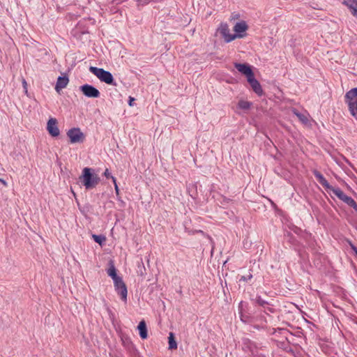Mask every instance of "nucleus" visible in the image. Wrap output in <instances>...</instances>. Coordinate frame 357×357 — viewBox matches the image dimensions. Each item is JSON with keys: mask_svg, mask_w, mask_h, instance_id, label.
Instances as JSON below:
<instances>
[{"mask_svg": "<svg viewBox=\"0 0 357 357\" xmlns=\"http://www.w3.org/2000/svg\"><path fill=\"white\" fill-rule=\"evenodd\" d=\"M313 174L315 178L317 179L319 183L326 189L329 190L333 192V193L337 196L341 201L345 202V200L349 197L339 188H334L329 184L327 180L324 178V176L317 170L313 171Z\"/></svg>", "mask_w": 357, "mask_h": 357, "instance_id": "obj_1", "label": "nucleus"}, {"mask_svg": "<svg viewBox=\"0 0 357 357\" xmlns=\"http://www.w3.org/2000/svg\"><path fill=\"white\" fill-rule=\"evenodd\" d=\"M92 169L85 167L82 170V174L79 177L80 181L86 190L95 188L100 181V178L97 174H93Z\"/></svg>", "mask_w": 357, "mask_h": 357, "instance_id": "obj_2", "label": "nucleus"}, {"mask_svg": "<svg viewBox=\"0 0 357 357\" xmlns=\"http://www.w3.org/2000/svg\"><path fill=\"white\" fill-rule=\"evenodd\" d=\"M344 101L350 114L357 120V87L353 88L346 93Z\"/></svg>", "mask_w": 357, "mask_h": 357, "instance_id": "obj_3", "label": "nucleus"}, {"mask_svg": "<svg viewBox=\"0 0 357 357\" xmlns=\"http://www.w3.org/2000/svg\"><path fill=\"white\" fill-rule=\"evenodd\" d=\"M89 71L96 75L101 82H105L107 84L116 86V84L114 82L113 75L109 71L100 68L98 67L91 66Z\"/></svg>", "mask_w": 357, "mask_h": 357, "instance_id": "obj_4", "label": "nucleus"}, {"mask_svg": "<svg viewBox=\"0 0 357 357\" xmlns=\"http://www.w3.org/2000/svg\"><path fill=\"white\" fill-rule=\"evenodd\" d=\"M218 31L220 32V33L222 35V36L224 38L225 42L229 43L232 40H234L236 38H243V35L239 34V35H234L231 34L229 33L230 30L229 29V26L226 23H221L220 24V26L218 27Z\"/></svg>", "mask_w": 357, "mask_h": 357, "instance_id": "obj_5", "label": "nucleus"}, {"mask_svg": "<svg viewBox=\"0 0 357 357\" xmlns=\"http://www.w3.org/2000/svg\"><path fill=\"white\" fill-rule=\"evenodd\" d=\"M67 136L71 144L82 143L84 140V135L78 128H73L67 132Z\"/></svg>", "mask_w": 357, "mask_h": 357, "instance_id": "obj_6", "label": "nucleus"}, {"mask_svg": "<svg viewBox=\"0 0 357 357\" xmlns=\"http://www.w3.org/2000/svg\"><path fill=\"white\" fill-rule=\"evenodd\" d=\"M114 289L116 292L121 296V300L123 302L127 301L128 290L127 287L122 278H120L114 281Z\"/></svg>", "mask_w": 357, "mask_h": 357, "instance_id": "obj_7", "label": "nucleus"}, {"mask_svg": "<svg viewBox=\"0 0 357 357\" xmlns=\"http://www.w3.org/2000/svg\"><path fill=\"white\" fill-rule=\"evenodd\" d=\"M80 91L88 98H99L100 91L93 86L86 84L80 86Z\"/></svg>", "mask_w": 357, "mask_h": 357, "instance_id": "obj_8", "label": "nucleus"}, {"mask_svg": "<svg viewBox=\"0 0 357 357\" xmlns=\"http://www.w3.org/2000/svg\"><path fill=\"white\" fill-rule=\"evenodd\" d=\"M47 130L52 137H57L59 135L60 132L56 119L51 118L49 119L47 124Z\"/></svg>", "mask_w": 357, "mask_h": 357, "instance_id": "obj_9", "label": "nucleus"}, {"mask_svg": "<svg viewBox=\"0 0 357 357\" xmlns=\"http://www.w3.org/2000/svg\"><path fill=\"white\" fill-rule=\"evenodd\" d=\"M234 66L238 71L247 77V79L254 75L250 66L246 63H235Z\"/></svg>", "mask_w": 357, "mask_h": 357, "instance_id": "obj_10", "label": "nucleus"}, {"mask_svg": "<svg viewBox=\"0 0 357 357\" xmlns=\"http://www.w3.org/2000/svg\"><path fill=\"white\" fill-rule=\"evenodd\" d=\"M248 83L251 86L252 90L259 96L263 93V90L259 82L255 78L254 75L248 79Z\"/></svg>", "mask_w": 357, "mask_h": 357, "instance_id": "obj_11", "label": "nucleus"}, {"mask_svg": "<svg viewBox=\"0 0 357 357\" xmlns=\"http://www.w3.org/2000/svg\"><path fill=\"white\" fill-rule=\"evenodd\" d=\"M343 4L347 6L352 15L357 18V0H344Z\"/></svg>", "mask_w": 357, "mask_h": 357, "instance_id": "obj_12", "label": "nucleus"}, {"mask_svg": "<svg viewBox=\"0 0 357 357\" xmlns=\"http://www.w3.org/2000/svg\"><path fill=\"white\" fill-rule=\"evenodd\" d=\"M69 82L68 77L66 76L59 77L56 83L55 90L59 92L60 90L66 87Z\"/></svg>", "mask_w": 357, "mask_h": 357, "instance_id": "obj_13", "label": "nucleus"}, {"mask_svg": "<svg viewBox=\"0 0 357 357\" xmlns=\"http://www.w3.org/2000/svg\"><path fill=\"white\" fill-rule=\"evenodd\" d=\"M248 29V25L245 22L241 21L237 22L234 26V31L236 32L235 35L241 34Z\"/></svg>", "mask_w": 357, "mask_h": 357, "instance_id": "obj_14", "label": "nucleus"}, {"mask_svg": "<svg viewBox=\"0 0 357 357\" xmlns=\"http://www.w3.org/2000/svg\"><path fill=\"white\" fill-rule=\"evenodd\" d=\"M137 328L139 332V335L142 339H146L147 338L148 334H147V328L146 325L144 321H142L139 322Z\"/></svg>", "mask_w": 357, "mask_h": 357, "instance_id": "obj_15", "label": "nucleus"}, {"mask_svg": "<svg viewBox=\"0 0 357 357\" xmlns=\"http://www.w3.org/2000/svg\"><path fill=\"white\" fill-rule=\"evenodd\" d=\"M238 314H251L250 306L247 302L241 301L238 306Z\"/></svg>", "mask_w": 357, "mask_h": 357, "instance_id": "obj_16", "label": "nucleus"}, {"mask_svg": "<svg viewBox=\"0 0 357 357\" xmlns=\"http://www.w3.org/2000/svg\"><path fill=\"white\" fill-rule=\"evenodd\" d=\"M107 273L108 275L110 276L112 278L113 281H114L115 280H117V279L121 278V277L117 275V274H116V268H115V266H114V265L112 261H110L109 267L107 269Z\"/></svg>", "mask_w": 357, "mask_h": 357, "instance_id": "obj_17", "label": "nucleus"}, {"mask_svg": "<svg viewBox=\"0 0 357 357\" xmlns=\"http://www.w3.org/2000/svg\"><path fill=\"white\" fill-rule=\"evenodd\" d=\"M293 113L298 118V119L304 124L308 123V118L305 114L301 113L296 109L293 110Z\"/></svg>", "mask_w": 357, "mask_h": 357, "instance_id": "obj_18", "label": "nucleus"}, {"mask_svg": "<svg viewBox=\"0 0 357 357\" xmlns=\"http://www.w3.org/2000/svg\"><path fill=\"white\" fill-rule=\"evenodd\" d=\"M251 105L252 102L243 100H239L238 103V107L243 110L249 109L251 107Z\"/></svg>", "mask_w": 357, "mask_h": 357, "instance_id": "obj_19", "label": "nucleus"}, {"mask_svg": "<svg viewBox=\"0 0 357 357\" xmlns=\"http://www.w3.org/2000/svg\"><path fill=\"white\" fill-rule=\"evenodd\" d=\"M240 319L242 322L245 324H250L252 321V314H238Z\"/></svg>", "mask_w": 357, "mask_h": 357, "instance_id": "obj_20", "label": "nucleus"}, {"mask_svg": "<svg viewBox=\"0 0 357 357\" xmlns=\"http://www.w3.org/2000/svg\"><path fill=\"white\" fill-rule=\"evenodd\" d=\"M169 349H174L177 348V343L174 340V334L170 333L169 335Z\"/></svg>", "mask_w": 357, "mask_h": 357, "instance_id": "obj_21", "label": "nucleus"}, {"mask_svg": "<svg viewBox=\"0 0 357 357\" xmlns=\"http://www.w3.org/2000/svg\"><path fill=\"white\" fill-rule=\"evenodd\" d=\"M92 237L94 241L98 243L99 245H102L106 241L105 236L102 235L93 234Z\"/></svg>", "mask_w": 357, "mask_h": 357, "instance_id": "obj_22", "label": "nucleus"}, {"mask_svg": "<svg viewBox=\"0 0 357 357\" xmlns=\"http://www.w3.org/2000/svg\"><path fill=\"white\" fill-rule=\"evenodd\" d=\"M255 301L259 305L263 307H265L266 305H268V302L264 300L261 296H257Z\"/></svg>", "mask_w": 357, "mask_h": 357, "instance_id": "obj_23", "label": "nucleus"}, {"mask_svg": "<svg viewBox=\"0 0 357 357\" xmlns=\"http://www.w3.org/2000/svg\"><path fill=\"white\" fill-rule=\"evenodd\" d=\"M264 312L267 314H269L270 313H275V309L272 307H269V306L266 305L264 307Z\"/></svg>", "mask_w": 357, "mask_h": 357, "instance_id": "obj_24", "label": "nucleus"}, {"mask_svg": "<svg viewBox=\"0 0 357 357\" xmlns=\"http://www.w3.org/2000/svg\"><path fill=\"white\" fill-rule=\"evenodd\" d=\"M252 275L250 273L248 275L241 276L240 281L248 282L249 280H250L252 279Z\"/></svg>", "mask_w": 357, "mask_h": 357, "instance_id": "obj_25", "label": "nucleus"}, {"mask_svg": "<svg viewBox=\"0 0 357 357\" xmlns=\"http://www.w3.org/2000/svg\"><path fill=\"white\" fill-rule=\"evenodd\" d=\"M138 5L145 6L153 0H135Z\"/></svg>", "mask_w": 357, "mask_h": 357, "instance_id": "obj_26", "label": "nucleus"}, {"mask_svg": "<svg viewBox=\"0 0 357 357\" xmlns=\"http://www.w3.org/2000/svg\"><path fill=\"white\" fill-rule=\"evenodd\" d=\"M345 204H347V205H349V206H351L352 204H354V202H355V200L351 197H348L347 199L345 200V202H344Z\"/></svg>", "mask_w": 357, "mask_h": 357, "instance_id": "obj_27", "label": "nucleus"}, {"mask_svg": "<svg viewBox=\"0 0 357 357\" xmlns=\"http://www.w3.org/2000/svg\"><path fill=\"white\" fill-rule=\"evenodd\" d=\"M111 178L112 179V181H113V183L114 184V188H115L116 193L118 195L119 192V189L117 183H116V179L114 176H111Z\"/></svg>", "mask_w": 357, "mask_h": 357, "instance_id": "obj_28", "label": "nucleus"}, {"mask_svg": "<svg viewBox=\"0 0 357 357\" xmlns=\"http://www.w3.org/2000/svg\"><path fill=\"white\" fill-rule=\"evenodd\" d=\"M104 176H105L106 178H111V176H112L111 175V174H110V172H109V169H105V172H104Z\"/></svg>", "mask_w": 357, "mask_h": 357, "instance_id": "obj_29", "label": "nucleus"}, {"mask_svg": "<svg viewBox=\"0 0 357 357\" xmlns=\"http://www.w3.org/2000/svg\"><path fill=\"white\" fill-rule=\"evenodd\" d=\"M22 86L24 89L25 93H27V83L24 79H22Z\"/></svg>", "mask_w": 357, "mask_h": 357, "instance_id": "obj_30", "label": "nucleus"}, {"mask_svg": "<svg viewBox=\"0 0 357 357\" xmlns=\"http://www.w3.org/2000/svg\"><path fill=\"white\" fill-rule=\"evenodd\" d=\"M134 100H135L134 98H132L131 96L129 97V102H128V104H129L130 106H132L133 105Z\"/></svg>", "mask_w": 357, "mask_h": 357, "instance_id": "obj_31", "label": "nucleus"}, {"mask_svg": "<svg viewBox=\"0 0 357 357\" xmlns=\"http://www.w3.org/2000/svg\"><path fill=\"white\" fill-rule=\"evenodd\" d=\"M351 207H352L354 209L355 212L357 214V203L356 202H354V204H352Z\"/></svg>", "mask_w": 357, "mask_h": 357, "instance_id": "obj_32", "label": "nucleus"}, {"mask_svg": "<svg viewBox=\"0 0 357 357\" xmlns=\"http://www.w3.org/2000/svg\"><path fill=\"white\" fill-rule=\"evenodd\" d=\"M351 248L353 250V251L355 252L356 255L357 256V248L352 244L351 245Z\"/></svg>", "mask_w": 357, "mask_h": 357, "instance_id": "obj_33", "label": "nucleus"}, {"mask_svg": "<svg viewBox=\"0 0 357 357\" xmlns=\"http://www.w3.org/2000/svg\"><path fill=\"white\" fill-rule=\"evenodd\" d=\"M0 183H1L4 186H7V182L3 178H0Z\"/></svg>", "mask_w": 357, "mask_h": 357, "instance_id": "obj_34", "label": "nucleus"}]
</instances>
